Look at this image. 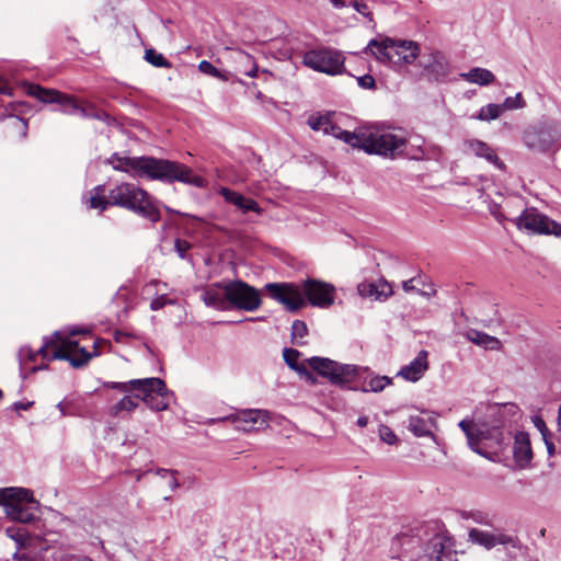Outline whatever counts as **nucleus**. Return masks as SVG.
<instances>
[{"mask_svg":"<svg viewBox=\"0 0 561 561\" xmlns=\"http://www.w3.org/2000/svg\"><path fill=\"white\" fill-rule=\"evenodd\" d=\"M531 422H533L534 426L537 428V431L539 432L541 438L547 437V436H549V434H551L550 431L548 430L545 421L540 416H538V415L531 416Z\"/></svg>","mask_w":561,"mask_h":561,"instance_id":"09e8293b","label":"nucleus"},{"mask_svg":"<svg viewBox=\"0 0 561 561\" xmlns=\"http://www.w3.org/2000/svg\"><path fill=\"white\" fill-rule=\"evenodd\" d=\"M156 288L157 291H161L168 287L167 283L160 280H151L146 285V289L150 290L151 288Z\"/></svg>","mask_w":561,"mask_h":561,"instance_id":"5fc2aeb1","label":"nucleus"},{"mask_svg":"<svg viewBox=\"0 0 561 561\" xmlns=\"http://www.w3.org/2000/svg\"><path fill=\"white\" fill-rule=\"evenodd\" d=\"M140 397L141 393L138 391L134 397L126 394L118 402L108 408V414L112 416H119L122 412H131L136 410L139 405L138 400Z\"/></svg>","mask_w":561,"mask_h":561,"instance_id":"c756f323","label":"nucleus"},{"mask_svg":"<svg viewBox=\"0 0 561 561\" xmlns=\"http://www.w3.org/2000/svg\"><path fill=\"white\" fill-rule=\"evenodd\" d=\"M88 204L90 208L101 211L108 206H118L152 224L161 219L158 201L134 183L124 182L115 185L108 191V198L104 196V186L98 185L90 192Z\"/></svg>","mask_w":561,"mask_h":561,"instance_id":"7ed1b4c3","label":"nucleus"},{"mask_svg":"<svg viewBox=\"0 0 561 561\" xmlns=\"http://www.w3.org/2000/svg\"><path fill=\"white\" fill-rule=\"evenodd\" d=\"M502 113L506 111L517 110L524 106V96L522 92L516 93L514 96H508L503 103L499 104Z\"/></svg>","mask_w":561,"mask_h":561,"instance_id":"4c0bfd02","label":"nucleus"},{"mask_svg":"<svg viewBox=\"0 0 561 561\" xmlns=\"http://www.w3.org/2000/svg\"><path fill=\"white\" fill-rule=\"evenodd\" d=\"M367 424H368V417L367 416H359L357 419V425L359 427H365V426H367Z\"/></svg>","mask_w":561,"mask_h":561,"instance_id":"680f3d73","label":"nucleus"},{"mask_svg":"<svg viewBox=\"0 0 561 561\" xmlns=\"http://www.w3.org/2000/svg\"><path fill=\"white\" fill-rule=\"evenodd\" d=\"M514 224L519 230H523L526 228V208H524L519 216L514 220Z\"/></svg>","mask_w":561,"mask_h":561,"instance_id":"864d4df0","label":"nucleus"},{"mask_svg":"<svg viewBox=\"0 0 561 561\" xmlns=\"http://www.w3.org/2000/svg\"><path fill=\"white\" fill-rule=\"evenodd\" d=\"M542 440H543V443H545V445L547 447L548 454L550 456H552L554 454V450H556L554 444L552 442V434H549V436H547V437H542Z\"/></svg>","mask_w":561,"mask_h":561,"instance_id":"6e6d98bb","label":"nucleus"},{"mask_svg":"<svg viewBox=\"0 0 561 561\" xmlns=\"http://www.w3.org/2000/svg\"><path fill=\"white\" fill-rule=\"evenodd\" d=\"M175 473H176V471L170 472V476H168L169 477L168 485L170 486L171 490H175L179 486L178 480L175 478Z\"/></svg>","mask_w":561,"mask_h":561,"instance_id":"4d7b16f0","label":"nucleus"},{"mask_svg":"<svg viewBox=\"0 0 561 561\" xmlns=\"http://www.w3.org/2000/svg\"><path fill=\"white\" fill-rule=\"evenodd\" d=\"M379 286L376 283H362L358 285V293L364 297H374L377 299Z\"/></svg>","mask_w":561,"mask_h":561,"instance_id":"37998d69","label":"nucleus"},{"mask_svg":"<svg viewBox=\"0 0 561 561\" xmlns=\"http://www.w3.org/2000/svg\"><path fill=\"white\" fill-rule=\"evenodd\" d=\"M90 330L87 328H71L62 331H56L49 339L45 340L43 345L35 352L28 346H22L19 351V360L21 375L25 378L26 373H35L39 369H46L47 365L44 366H32L27 364L34 362L37 355H41L43 359H64L68 360L72 367L80 368L89 363L91 358L98 356L99 343H93V351L89 352L85 347H81L78 341L72 337L82 334L87 335Z\"/></svg>","mask_w":561,"mask_h":561,"instance_id":"f257e3e1","label":"nucleus"},{"mask_svg":"<svg viewBox=\"0 0 561 561\" xmlns=\"http://www.w3.org/2000/svg\"><path fill=\"white\" fill-rule=\"evenodd\" d=\"M128 334L127 333H124V332H121V331H116L115 332V341L116 342H124V339L127 337Z\"/></svg>","mask_w":561,"mask_h":561,"instance_id":"052dcab7","label":"nucleus"},{"mask_svg":"<svg viewBox=\"0 0 561 561\" xmlns=\"http://www.w3.org/2000/svg\"><path fill=\"white\" fill-rule=\"evenodd\" d=\"M174 248H175V251L178 252L179 256L181 259H185L186 252L191 249V243L185 240H182V239H176Z\"/></svg>","mask_w":561,"mask_h":561,"instance_id":"8fccbe9b","label":"nucleus"},{"mask_svg":"<svg viewBox=\"0 0 561 561\" xmlns=\"http://www.w3.org/2000/svg\"><path fill=\"white\" fill-rule=\"evenodd\" d=\"M174 304H175V300L169 299V298H167V296L164 294H162L151 300L150 309L156 311V310H160L165 305H174Z\"/></svg>","mask_w":561,"mask_h":561,"instance_id":"49530a36","label":"nucleus"},{"mask_svg":"<svg viewBox=\"0 0 561 561\" xmlns=\"http://www.w3.org/2000/svg\"><path fill=\"white\" fill-rule=\"evenodd\" d=\"M170 472H174V471L168 470V469H162V468L157 470V474L161 476L162 478L170 476Z\"/></svg>","mask_w":561,"mask_h":561,"instance_id":"0e129e2a","label":"nucleus"},{"mask_svg":"<svg viewBox=\"0 0 561 561\" xmlns=\"http://www.w3.org/2000/svg\"><path fill=\"white\" fill-rule=\"evenodd\" d=\"M378 433H379L380 439L388 445H393L398 440L397 435L387 425H380Z\"/></svg>","mask_w":561,"mask_h":561,"instance_id":"79ce46f5","label":"nucleus"},{"mask_svg":"<svg viewBox=\"0 0 561 561\" xmlns=\"http://www.w3.org/2000/svg\"><path fill=\"white\" fill-rule=\"evenodd\" d=\"M301 287L306 304L318 308H329L334 304L335 287L332 284L309 278L302 282Z\"/></svg>","mask_w":561,"mask_h":561,"instance_id":"ddd939ff","label":"nucleus"},{"mask_svg":"<svg viewBox=\"0 0 561 561\" xmlns=\"http://www.w3.org/2000/svg\"><path fill=\"white\" fill-rule=\"evenodd\" d=\"M350 4L363 16L368 18L369 21H373V14L368 10L367 4L362 0H352Z\"/></svg>","mask_w":561,"mask_h":561,"instance_id":"de8ad7c7","label":"nucleus"},{"mask_svg":"<svg viewBox=\"0 0 561 561\" xmlns=\"http://www.w3.org/2000/svg\"><path fill=\"white\" fill-rule=\"evenodd\" d=\"M136 381H140V379H131L127 382H105L104 387L117 389L123 393H129L130 391H138V386H136Z\"/></svg>","mask_w":561,"mask_h":561,"instance_id":"58836bf2","label":"nucleus"},{"mask_svg":"<svg viewBox=\"0 0 561 561\" xmlns=\"http://www.w3.org/2000/svg\"><path fill=\"white\" fill-rule=\"evenodd\" d=\"M226 49L230 50V48ZM231 58L238 64V71L250 78H255L257 75V66L253 57L241 49H231Z\"/></svg>","mask_w":561,"mask_h":561,"instance_id":"bb28decb","label":"nucleus"},{"mask_svg":"<svg viewBox=\"0 0 561 561\" xmlns=\"http://www.w3.org/2000/svg\"><path fill=\"white\" fill-rule=\"evenodd\" d=\"M514 469H524L526 467V433L517 432L513 446Z\"/></svg>","mask_w":561,"mask_h":561,"instance_id":"c85d7f7f","label":"nucleus"},{"mask_svg":"<svg viewBox=\"0 0 561 561\" xmlns=\"http://www.w3.org/2000/svg\"><path fill=\"white\" fill-rule=\"evenodd\" d=\"M436 419L431 415H412L408 420V430L416 437H430L437 442L433 430L436 428Z\"/></svg>","mask_w":561,"mask_h":561,"instance_id":"4be33fe9","label":"nucleus"},{"mask_svg":"<svg viewBox=\"0 0 561 561\" xmlns=\"http://www.w3.org/2000/svg\"><path fill=\"white\" fill-rule=\"evenodd\" d=\"M16 123H21L22 124V127H23L22 136L25 137L26 136V128H27L26 122L25 121H16Z\"/></svg>","mask_w":561,"mask_h":561,"instance_id":"338daca9","label":"nucleus"},{"mask_svg":"<svg viewBox=\"0 0 561 561\" xmlns=\"http://www.w3.org/2000/svg\"><path fill=\"white\" fill-rule=\"evenodd\" d=\"M357 83L363 89H375L376 81L373 76L364 75L357 78Z\"/></svg>","mask_w":561,"mask_h":561,"instance_id":"3c124183","label":"nucleus"},{"mask_svg":"<svg viewBox=\"0 0 561 561\" xmlns=\"http://www.w3.org/2000/svg\"><path fill=\"white\" fill-rule=\"evenodd\" d=\"M529 137L528 148L539 152H546L557 144L560 138V133L554 125L545 124L541 127L534 128Z\"/></svg>","mask_w":561,"mask_h":561,"instance_id":"dca6fc26","label":"nucleus"},{"mask_svg":"<svg viewBox=\"0 0 561 561\" xmlns=\"http://www.w3.org/2000/svg\"><path fill=\"white\" fill-rule=\"evenodd\" d=\"M528 230L539 234H552L561 238V224L550 219L535 207H528Z\"/></svg>","mask_w":561,"mask_h":561,"instance_id":"f3484780","label":"nucleus"},{"mask_svg":"<svg viewBox=\"0 0 561 561\" xmlns=\"http://www.w3.org/2000/svg\"><path fill=\"white\" fill-rule=\"evenodd\" d=\"M308 363L332 385L347 390H357L354 383L359 376V368L356 365L341 364L324 357H311Z\"/></svg>","mask_w":561,"mask_h":561,"instance_id":"0eeeda50","label":"nucleus"},{"mask_svg":"<svg viewBox=\"0 0 561 561\" xmlns=\"http://www.w3.org/2000/svg\"><path fill=\"white\" fill-rule=\"evenodd\" d=\"M467 151L471 152L478 158L485 159L495 168L503 170L505 164L499 159L495 150L486 142L479 139H469L465 141Z\"/></svg>","mask_w":561,"mask_h":561,"instance_id":"5701e85b","label":"nucleus"},{"mask_svg":"<svg viewBox=\"0 0 561 561\" xmlns=\"http://www.w3.org/2000/svg\"><path fill=\"white\" fill-rule=\"evenodd\" d=\"M30 405H31V403L24 404V403H21V402H16L14 404L16 410H26V409H28Z\"/></svg>","mask_w":561,"mask_h":561,"instance_id":"69168bd1","label":"nucleus"},{"mask_svg":"<svg viewBox=\"0 0 561 561\" xmlns=\"http://www.w3.org/2000/svg\"><path fill=\"white\" fill-rule=\"evenodd\" d=\"M421 66L435 81H443L450 72L448 59L438 50L432 51L427 57H423Z\"/></svg>","mask_w":561,"mask_h":561,"instance_id":"6ab92c4d","label":"nucleus"},{"mask_svg":"<svg viewBox=\"0 0 561 561\" xmlns=\"http://www.w3.org/2000/svg\"><path fill=\"white\" fill-rule=\"evenodd\" d=\"M558 431L561 434V404H560V408H559Z\"/></svg>","mask_w":561,"mask_h":561,"instance_id":"774afa93","label":"nucleus"},{"mask_svg":"<svg viewBox=\"0 0 561 561\" xmlns=\"http://www.w3.org/2000/svg\"><path fill=\"white\" fill-rule=\"evenodd\" d=\"M428 369V352L422 350L417 353L416 357L409 364L401 367L397 376L408 381H419L426 370Z\"/></svg>","mask_w":561,"mask_h":561,"instance_id":"aec40b11","label":"nucleus"},{"mask_svg":"<svg viewBox=\"0 0 561 561\" xmlns=\"http://www.w3.org/2000/svg\"><path fill=\"white\" fill-rule=\"evenodd\" d=\"M503 115L499 104L490 103L480 108V111L472 116L473 119L482 122L495 121Z\"/></svg>","mask_w":561,"mask_h":561,"instance_id":"2f4dec72","label":"nucleus"},{"mask_svg":"<svg viewBox=\"0 0 561 561\" xmlns=\"http://www.w3.org/2000/svg\"><path fill=\"white\" fill-rule=\"evenodd\" d=\"M108 162L117 171L130 173L137 178H148L165 182H181L195 187H206L207 181L193 174L188 167L169 160L150 157H121L114 153Z\"/></svg>","mask_w":561,"mask_h":561,"instance_id":"f03ea898","label":"nucleus"},{"mask_svg":"<svg viewBox=\"0 0 561 561\" xmlns=\"http://www.w3.org/2000/svg\"><path fill=\"white\" fill-rule=\"evenodd\" d=\"M236 428L243 432L261 430L267 426L270 413L266 410H241L227 417Z\"/></svg>","mask_w":561,"mask_h":561,"instance_id":"4468645a","label":"nucleus"},{"mask_svg":"<svg viewBox=\"0 0 561 561\" xmlns=\"http://www.w3.org/2000/svg\"><path fill=\"white\" fill-rule=\"evenodd\" d=\"M345 58L343 55L331 48H320L306 51L302 56V64L318 72L329 76L341 75L345 70Z\"/></svg>","mask_w":561,"mask_h":561,"instance_id":"1a4fd4ad","label":"nucleus"},{"mask_svg":"<svg viewBox=\"0 0 561 561\" xmlns=\"http://www.w3.org/2000/svg\"><path fill=\"white\" fill-rule=\"evenodd\" d=\"M377 290V299H386L392 294V288L387 282H379Z\"/></svg>","mask_w":561,"mask_h":561,"instance_id":"603ef678","label":"nucleus"},{"mask_svg":"<svg viewBox=\"0 0 561 561\" xmlns=\"http://www.w3.org/2000/svg\"><path fill=\"white\" fill-rule=\"evenodd\" d=\"M299 355L300 353L294 348H285L283 352L284 360L291 369L300 374L309 375L304 366L298 365Z\"/></svg>","mask_w":561,"mask_h":561,"instance_id":"f704fd0d","label":"nucleus"},{"mask_svg":"<svg viewBox=\"0 0 561 561\" xmlns=\"http://www.w3.org/2000/svg\"><path fill=\"white\" fill-rule=\"evenodd\" d=\"M330 3L335 9H342V8L346 7V1L345 0H330Z\"/></svg>","mask_w":561,"mask_h":561,"instance_id":"bf43d9fd","label":"nucleus"},{"mask_svg":"<svg viewBox=\"0 0 561 561\" xmlns=\"http://www.w3.org/2000/svg\"><path fill=\"white\" fill-rule=\"evenodd\" d=\"M198 69L201 72L217 78L221 81H228L230 77V73L221 72L211 62L207 60H202L198 65Z\"/></svg>","mask_w":561,"mask_h":561,"instance_id":"c9c22d12","label":"nucleus"},{"mask_svg":"<svg viewBox=\"0 0 561 561\" xmlns=\"http://www.w3.org/2000/svg\"><path fill=\"white\" fill-rule=\"evenodd\" d=\"M7 535L13 539L19 547H23L25 545V541L27 539V533L22 527H8L5 529Z\"/></svg>","mask_w":561,"mask_h":561,"instance_id":"a19ab883","label":"nucleus"},{"mask_svg":"<svg viewBox=\"0 0 561 561\" xmlns=\"http://www.w3.org/2000/svg\"><path fill=\"white\" fill-rule=\"evenodd\" d=\"M458 425L466 434L470 448L481 456L486 457V454L479 447L480 443L485 442L491 447L502 443V431L497 425L490 426L485 422L471 420H461Z\"/></svg>","mask_w":561,"mask_h":561,"instance_id":"6e6552de","label":"nucleus"},{"mask_svg":"<svg viewBox=\"0 0 561 561\" xmlns=\"http://www.w3.org/2000/svg\"><path fill=\"white\" fill-rule=\"evenodd\" d=\"M391 380L387 376H375L368 379L364 386L362 387L363 392H379L382 391L388 385H390Z\"/></svg>","mask_w":561,"mask_h":561,"instance_id":"473e14b6","label":"nucleus"},{"mask_svg":"<svg viewBox=\"0 0 561 561\" xmlns=\"http://www.w3.org/2000/svg\"><path fill=\"white\" fill-rule=\"evenodd\" d=\"M459 76L467 82L481 87L489 85L495 80V76L492 71L480 67H474L467 72H461Z\"/></svg>","mask_w":561,"mask_h":561,"instance_id":"cd10ccee","label":"nucleus"},{"mask_svg":"<svg viewBox=\"0 0 561 561\" xmlns=\"http://www.w3.org/2000/svg\"><path fill=\"white\" fill-rule=\"evenodd\" d=\"M469 538L472 542L478 543L486 549H491L497 545H512L515 546L513 537L503 534H493L480 529H471Z\"/></svg>","mask_w":561,"mask_h":561,"instance_id":"412c9836","label":"nucleus"},{"mask_svg":"<svg viewBox=\"0 0 561 561\" xmlns=\"http://www.w3.org/2000/svg\"><path fill=\"white\" fill-rule=\"evenodd\" d=\"M308 333L306 323L301 320H295L291 325V336L296 344L301 345L302 343L298 340L304 339Z\"/></svg>","mask_w":561,"mask_h":561,"instance_id":"ea45409f","label":"nucleus"},{"mask_svg":"<svg viewBox=\"0 0 561 561\" xmlns=\"http://www.w3.org/2000/svg\"><path fill=\"white\" fill-rule=\"evenodd\" d=\"M330 119L328 117H324V116H318V117L311 116L308 119V125L313 130H322L324 133V129H325Z\"/></svg>","mask_w":561,"mask_h":561,"instance_id":"a18cd8bd","label":"nucleus"},{"mask_svg":"<svg viewBox=\"0 0 561 561\" xmlns=\"http://www.w3.org/2000/svg\"><path fill=\"white\" fill-rule=\"evenodd\" d=\"M416 293L423 297H431L436 294V290L433 289L432 291H424V290L417 289Z\"/></svg>","mask_w":561,"mask_h":561,"instance_id":"e2e57ef3","label":"nucleus"},{"mask_svg":"<svg viewBox=\"0 0 561 561\" xmlns=\"http://www.w3.org/2000/svg\"><path fill=\"white\" fill-rule=\"evenodd\" d=\"M142 400L153 411H164L170 404V393L165 382L160 378H142L135 382Z\"/></svg>","mask_w":561,"mask_h":561,"instance_id":"9d476101","label":"nucleus"},{"mask_svg":"<svg viewBox=\"0 0 561 561\" xmlns=\"http://www.w3.org/2000/svg\"><path fill=\"white\" fill-rule=\"evenodd\" d=\"M345 144L368 154L393 158L404 152L407 135L402 129L378 125L362 126L355 134H344Z\"/></svg>","mask_w":561,"mask_h":561,"instance_id":"20e7f679","label":"nucleus"},{"mask_svg":"<svg viewBox=\"0 0 561 561\" xmlns=\"http://www.w3.org/2000/svg\"><path fill=\"white\" fill-rule=\"evenodd\" d=\"M28 499L9 500L4 512L11 520L27 524L35 519V511L39 504L31 490H28Z\"/></svg>","mask_w":561,"mask_h":561,"instance_id":"2eb2a0df","label":"nucleus"},{"mask_svg":"<svg viewBox=\"0 0 561 561\" xmlns=\"http://www.w3.org/2000/svg\"><path fill=\"white\" fill-rule=\"evenodd\" d=\"M444 551L442 539L438 537L430 540L414 553V561H439Z\"/></svg>","mask_w":561,"mask_h":561,"instance_id":"393cba45","label":"nucleus"},{"mask_svg":"<svg viewBox=\"0 0 561 561\" xmlns=\"http://www.w3.org/2000/svg\"><path fill=\"white\" fill-rule=\"evenodd\" d=\"M376 59L385 65L401 67L415 61L420 55V46L412 41L392 39L386 37L381 41L371 39L367 45Z\"/></svg>","mask_w":561,"mask_h":561,"instance_id":"423d86ee","label":"nucleus"},{"mask_svg":"<svg viewBox=\"0 0 561 561\" xmlns=\"http://www.w3.org/2000/svg\"><path fill=\"white\" fill-rule=\"evenodd\" d=\"M423 142L424 140L421 137L407 138V145L404 151L407 150V154L415 160H420L423 158Z\"/></svg>","mask_w":561,"mask_h":561,"instance_id":"72a5a7b5","label":"nucleus"},{"mask_svg":"<svg viewBox=\"0 0 561 561\" xmlns=\"http://www.w3.org/2000/svg\"><path fill=\"white\" fill-rule=\"evenodd\" d=\"M217 192L224 197V199L227 203L238 207L240 210H242V213L253 211L259 215L262 213V208L254 199L247 198L236 191H232L225 186H220L217 190Z\"/></svg>","mask_w":561,"mask_h":561,"instance_id":"b1692460","label":"nucleus"},{"mask_svg":"<svg viewBox=\"0 0 561 561\" xmlns=\"http://www.w3.org/2000/svg\"><path fill=\"white\" fill-rule=\"evenodd\" d=\"M28 489L24 488H3L0 489V505L7 507L9 500L28 499Z\"/></svg>","mask_w":561,"mask_h":561,"instance_id":"7c9ffc66","label":"nucleus"},{"mask_svg":"<svg viewBox=\"0 0 561 561\" xmlns=\"http://www.w3.org/2000/svg\"><path fill=\"white\" fill-rule=\"evenodd\" d=\"M465 336L473 344L481 346L486 351H499L502 346L501 341L497 337L476 329H469L466 331Z\"/></svg>","mask_w":561,"mask_h":561,"instance_id":"a878e982","label":"nucleus"},{"mask_svg":"<svg viewBox=\"0 0 561 561\" xmlns=\"http://www.w3.org/2000/svg\"><path fill=\"white\" fill-rule=\"evenodd\" d=\"M324 134H328V135H332L341 140H343L345 142V136L344 134H355V130L354 131H347V130H343L341 127L332 124L330 121L324 129Z\"/></svg>","mask_w":561,"mask_h":561,"instance_id":"c03bdc74","label":"nucleus"},{"mask_svg":"<svg viewBox=\"0 0 561 561\" xmlns=\"http://www.w3.org/2000/svg\"><path fill=\"white\" fill-rule=\"evenodd\" d=\"M27 94L36 98L44 103H56L59 111L66 115H78L82 118H93L99 121H107L110 116L99 110L94 104L82 101L80 102L72 95L61 93L54 89H45L38 84H28Z\"/></svg>","mask_w":561,"mask_h":561,"instance_id":"39448f33","label":"nucleus"},{"mask_svg":"<svg viewBox=\"0 0 561 561\" xmlns=\"http://www.w3.org/2000/svg\"><path fill=\"white\" fill-rule=\"evenodd\" d=\"M414 278H410L408 280H404L402 283V288L404 291L410 293L415 290V287L413 286Z\"/></svg>","mask_w":561,"mask_h":561,"instance_id":"13d9d810","label":"nucleus"},{"mask_svg":"<svg viewBox=\"0 0 561 561\" xmlns=\"http://www.w3.org/2000/svg\"><path fill=\"white\" fill-rule=\"evenodd\" d=\"M265 289L274 300L280 302L289 311H296L306 306L302 287L289 283H268Z\"/></svg>","mask_w":561,"mask_h":561,"instance_id":"f8f14e48","label":"nucleus"},{"mask_svg":"<svg viewBox=\"0 0 561 561\" xmlns=\"http://www.w3.org/2000/svg\"><path fill=\"white\" fill-rule=\"evenodd\" d=\"M145 59L154 67L170 68L171 64L164 58L162 54L157 53L150 48L145 51Z\"/></svg>","mask_w":561,"mask_h":561,"instance_id":"e433bc0d","label":"nucleus"},{"mask_svg":"<svg viewBox=\"0 0 561 561\" xmlns=\"http://www.w3.org/2000/svg\"><path fill=\"white\" fill-rule=\"evenodd\" d=\"M202 300L207 307L229 310L228 283H215L203 289Z\"/></svg>","mask_w":561,"mask_h":561,"instance_id":"a211bd4d","label":"nucleus"},{"mask_svg":"<svg viewBox=\"0 0 561 561\" xmlns=\"http://www.w3.org/2000/svg\"><path fill=\"white\" fill-rule=\"evenodd\" d=\"M229 310L237 308L255 311L261 306V295L257 289L242 280L228 282Z\"/></svg>","mask_w":561,"mask_h":561,"instance_id":"9b49d317","label":"nucleus"}]
</instances>
